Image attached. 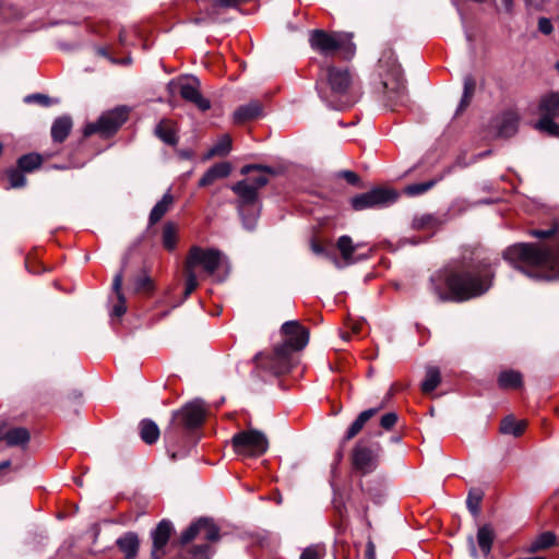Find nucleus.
<instances>
[{
	"label": "nucleus",
	"mask_w": 559,
	"mask_h": 559,
	"mask_svg": "<svg viewBox=\"0 0 559 559\" xmlns=\"http://www.w3.org/2000/svg\"><path fill=\"white\" fill-rule=\"evenodd\" d=\"M557 543V536L552 532H544L536 536L528 546V551L537 552L546 550Z\"/></svg>",
	"instance_id": "30"
},
{
	"label": "nucleus",
	"mask_w": 559,
	"mask_h": 559,
	"mask_svg": "<svg viewBox=\"0 0 559 559\" xmlns=\"http://www.w3.org/2000/svg\"><path fill=\"white\" fill-rule=\"evenodd\" d=\"M555 118H540L536 123L535 128L542 132H545L551 136L559 138V124L554 121Z\"/></svg>",
	"instance_id": "40"
},
{
	"label": "nucleus",
	"mask_w": 559,
	"mask_h": 559,
	"mask_svg": "<svg viewBox=\"0 0 559 559\" xmlns=\"http://www.w3.org/2000/svg\"><path fill=\"white\" fill-rule=\"evenodd\" d=\"M251 171L254 174L248 177L246 180H250L253 187H257L258 191L269 182L267 175L274 174L270 167L262 165H246L241 168L242 175H248Z\"/></svg>",
	"instance_id": "20"
},
{
	"label": "nucleus",
	"mask_w": 559,
	"mask_h": 559,
	"mask_svg": "<svg viewBox=\"0 0 559 559\" xmlns=\"http://www.w3.org/2000/svg\"><path fill=\"white\" fill-rule=\"evenodd\" d=\"M438 221L431 214H423L413 219V228L416 230H432L437 227Z\"/></svg>",
	"instance_id": "38"
},
{
	"label": "nucleus",
	"mask_w": 559,
	"mask_h": 559,
	"mask_svg": "<svg viewBox=\"0 0 559 559\" xmlns=\"http://www.w3.org/2000/svg\"><path fill=\"white\" fill-rule=\"evenodd\" d=\"M152 281L146 275L138 277L134 282V289L136 292H146L152 289Z\"/></svg>",
	"instance_id": "50"
},
{
	"label": "nucleus",
	"mask_w": 559,
	"mask_h": 559,
	"mask_svg": "<svg viewBox=\"0 0 559 559\" xmlns=\"http://www.w3.org/2000/svg\"><path fill=\"white\" fill-rule=\"evenodd\" d=\"M311 250L314 254L323 255L326 259L331 260L335 264L336 267L343 266L342 262L334 254L329 252L323 246H321L320 243H318L314 240L311 241Z\"/></svg>",
	"instance_id": "44"
},
{
	"label": "nucleus",
	"mask_w": 559,
	"mask_h": 559,
	"mask_svg": "<svg viewBox=\"0 0 559 559\" xmlns=\"http://www.w3.org/2000/svg\"><path fill=\"white\" fill-rule=\"evenodd\" d=\"M498 382L503 389H516L522 385V374L519 371L506 370L499 374Z\"/></svg>",
	"instance_id": "33"
},
{
	"label": "nucleus",
	"mask_w": 559,
	"mask_h": 559,
	"mask_svg": "<svg viewBox=\"0 0 559 559\" xmlns=\"http://www.w3.org/2000/svg\"><path fill=\"white\" fill-rule=\"evenodd\" d=\"M99 53H102L103 56H106V51L104 49H99Z\"/></svg>",
	"instance_id": "63"
},
{
	"label": "nucleus",
	"mask_w": 559,
	"mask_h": 559,
	"mask_svg": "<svg viewBox=\"0 0 559 559\" xmlns=\"http://www.w3.org/2000/svg\"><path fill=\"white\" fill-rule=\"evenodd\" d=\"M231 148V139L229 135L224 134L219 140L210 148L207 156H224L229 153Z\"/></svg>",
	"instance_id": "37"
},
{
	"label": "nucleus",
	"mask_w": 559,
	"mask_h": 559,
	"mask_svg": "<svg viewBox=\"0 0 559 559\" xmlns=\"http://www.w3.org/2000/svg\"><path fill=\"white\" fill-rule=\"evenodd\" d=\"M538 31L545 35L551 34L554 31L551 21L547 17H540L538 20Z\"/></svg>",
	"instance_id": "53"
},
{
	"label": "nucleus",
	"mask_w": 559,
	"mask_h": 559,
	"mask_svg": "<svg viewBox=\"0 0 559 559\" xmlns=\"http://www.w3.org/2000/svg\"><path fill=\"white\" fill-rule=\"evenodd\" d=\"M396 197L397 195L393 190L373 189L371 191L354 197L352 199V206L356 211H362L366 209L394 202Z\"/></svg>",
	"instance_id": "12"
},
{
	"label": "nucleus",
	"mask_w": 559,
	"mask_h": 559,
	"mask_svg": "<svg viewBox=\"0 0 559 559\" xmlns=\"http://www.w3.org/2000/svg\"><path fill=\"white\" fill-rule=\"evenodd\" d=\"M441 382L440 370L435 366H428L426 368L425 379L421 383V390L424 393L429 394L433 392Z\"/></svg>",
	"instance_id": "31"
},
{
	"label": "nucleus",
	"mask_w": 559,
	"mask_h": 559,
	"mask_svg": "<svg viewBox=\"0 0 559 559\" xmlns=\"http://www.w3.org/2000/svg\"><path fill=\"white\" fill-rule=\"evenodd\" d=\"M10 187L11 188H21L25 185L26 179L22 171L17 169H11L8 171Z\"/></svg>",
	"instance_id": "46"
},
{
	"label": "nucleus",
	"mask_w": 559,
	"mask_h": 559,
	"mask_svg": "<svg viewBox=\"0 0 559 559\" xmlns=\"http://www.w3.org/2000/svg\"><path fill=\"white\" fill-rule=\"evenodd\" d=\"M495 537V531L490 525H483L478 528L476 536L477 545L485 557L490 554Z\"/></svg>",
	"instance_id": "26"
},
{
	"label": "nucleus",
	"mask_w": 559,
	"mask_h": 559,
	"mask_svg": "<svg viewBox=\"0 0 559 559\" xmlns=\"http://www.w3.org/2000/svg\"><path fill=\"white\" fill-rule=\"evenodd\" d=\"M520 116L513 110L503 112L497 118L495 128L497 129V135L501 138H510L518 131Z\"/></svg>",
	"instance_id": "18"
},
{
	"label": "nucleus",
	"mask_w": 559,
	"mask_h": 559,
	"mask_svg": "<svg viewBox=\"0 0 559 559\" xmlns=\"http://www.w3.org/2000/svg\"><path fill=\"white\" fill-rule=\"evenodd\" d=\"M231 190L238 195V211L243 226L252 230L260 214L257 187L250 180H241L231 186Z\"/></svg>",
	"instance_id": "6"
},
{
	"label": "nucleus",
	"mask_w": 559,
	"mask_h": 559,
	"mask_svg": "<svg viewBox=\"0 0 559 559\" xmlns=\"http://www.w3.org/2000/svg\"><path fill=\"white\" fill-rule=\"evenodd\" d=\"M538 114L540 118L559 117V91L546 93L539 98Z\"/></svg>",
	"instance_id": "19"
},
{
	"label": "nucleus",
	"mask_w": 559,
	"mask_h": 559,
	"mask_svg": "<svg viewBox=\"0 0 559 559\" xmlns=\"http://www.w3.org/2000/svg\"><path fill=\"white\" fill-rule=\"evenodd\" d=\"M224 255L213 248L194 246L190 249L185 267L195 273L200 270L206 275H213L223 264Z\"/></svg>",
	"instance_id": "8"
},
{
	"label": "nucleus",
	"mask_w": 559,
	"mask_h": 559,
	"mask_svg": "<svg viewBox=\"0 0 559 559\" xmlns=\"http://www.w3.org/2000/svg\"><path fill=\"white\" fill-rule=\"evenodd\" d=\"M174 203V197L167 192L163 195L162 200L158 201L150 213V224L154 225L162 219V217L169 211Z\"/></svg>",
	"instance_id": "27"
},
{
	"label": "nucleus",
	"mask_w": 559,
	"mask_h": 559,
	"mask_svg": "<svg viewBox=\"0 0 559 559\" xmlns=\"http://www.w3.org/2000/svg\"><path fill=\"white\" fill-rule=\"evenodd\" d=\"M381 407L382 406L369 408V409L361 412L358 415V417L355 419V421L348 428L343 441L346 442V441L353 439L355 436H357L360 432V430L364 428L365 424L371 417H373L381 409Z\"/></svg>",
	"instance_id": "25"
},
{
	"label": "nucleus",
	"mask_w": 559,
	"mask_h": 559,
	"mask_svg": "<svg viewBox=\"0 0 559 559\" xmlns=\"http://www.w3.org/2000/svg\"><path fill=\"white\" fill-rule=\"evenodd\" d=\"M383 86L389 100L394 104L403 103L406 98V86L400 67H394L384 79Z\"/></svg>",
	"instance_id": "13"
},
{
	"label": "nucleus",
	"mask_w": 559,
	"mask_h": 559,
	"mask_svg": "<svg viewBox=\"0 0 559 559\" xmlns=\"http://www.w3.org/2000/svg\"><path fill=\"white\" fill-rule=\"evenodd\" d=\"M173 532V524L163 520L158 523L156 528L152 532L153 539V549L152 557L155 559H160L164 556V547L167 545L169 537Z\"/></svg>",
	"instance_id": "15"
},
{
	"label": "nucleus",
	"mask_w": 559,
	"mask_h": 559,
	"mask_svg": "<svg viewBox=\"0 0 559 559\" xmlns=\"http://www.w3.org/2000/svg\"><path fill=\"white\" fill-rule=\"evenodd\" d=\"M342 176L352 185H356L359 181L357 174L350 170L343 171Z\"/></svg>",
	"instance_id": "57"
},
{
	"label": "nucleus",
	"mask_w": 559,
	"mask_h": 559,
	"mask_svg": "<svg viewBox=\"0 0 559 559\" xmlns=\"http://www.w3.org/2000/svg\"><path fill=\"white\" fill-rule=\"evenodd\" d=\"M119 38H120V41L123 44L126 38H124V34L122 32L120 33Z\"/></svg>",
	"instance_id": "60"
},
{
	"label": "nucleus",
	"mask_w": 559,
	"mask_h": 559,
	"mask_svg": "<svg viewBox=\"0 0 559 559\" xmlns=\"http://www.w3.org/2000/svg\"><path fill=\"white\" fill-rule=\"evenodd\" d=\"M202 21H204V19H195L194 20L195 23H201Z\"/></svg>",
	"instance_id": "62"
},
{
	"label": "nucleus",
	"mask_w": 559,
	"mask_h": 559,
	"mask_svg": "<svg viewBox=\"0 0 559 559\" xmlns=\"http://www.w3.org/2000/svg\"><path fill=\"white\" fill-rule=\"evenodd\" d=\"M171 457H173V459H176V457H177V454H176V453H173V454H171Z\"/></svg>",
	"instance_id": "64"
},
{
	"label": "nucleus",
	"mask_w": 559,
	"mask_h": 559,
	"mask_svg": "<svg viewBox=\"0 0 559 559\" xmlns=\"http://www.w3.org/2000/svg\"><path fill=\"white\" fill-rule=\"evenodd\" d=\"M503 257L530 277L548 281L559 278V243L551 249L518 243L509 247Z\"/></svg>",
	"instance_id": "1"
},
{
	"label": "nucleus",
	"mask_w": 559,
	"mask_h": 559,
	"mask_svg": "<svg viewBox=\"0 0 559 559\" xmlns=\"http://www.w3.org/2000/svg\"><path fill=\"white\" fill-rule=\"evenodd\" d=\"M128 118V110L124 107H118L114 110L103 114L96 122L88 123L84 128V135L88 136L99 133L108 136L115 133Z\"/></svg>",
	"instance_id": "10"
},
{
	"label": "nucleus",
	"mask_w": 559,
	"mask_h": 559,
	"mask_svg": "<svg viewBox=\"0 0 559 559\" xmlns=\"http://www.w3.org/2000/svg\"><path fill=\"white\" fill-rule=\"evenodd\" d=\"M497 12L511 16L514 12V0H501L500 4L497 7Z\"/></svg>",
	"instance_id": "52"
},
{
	"label": "nucleus",
	"mask_w": 559,
	"mask_h": 559,
	"mask_svg": "<svg viewBox=\"0 0 559 559\" xmlns=\"http://www.w3.org/2000/svg\"><path fill=\"white\" fill-rule=\"evenodd\" d=\"M526 425L525 420H516L513 417H506L501 423L500 430L502 433L518 437L525 430Z\"/></svg>",
	"instance_id": "34"
},
{
	"label": "nucleus",
	"mask_w": 559,
	"mask_h": 559,
	"mask_svg": "<svg viewBox=\"0 0 559 559\" xmlns=\"http://www.w3.org/2000/svg\"><path fill=\"white\" fill-rule=\"evenodd\" d=\"M24 102L25 103H37L41 106H45V107H48L50 105H52L55 102L48 97L47 95H44V94H31V95H27L25 98H24Z\"/></svg>",
	"instance_id": "47"
},
{
	"label": "nucleus",
	"mask_w": 559,
	"mask_h": 559,
	"mask_svg": "<svg viewBox=\"0 0 559 559\" xmlns=\"http://www.w3.org/2000/svg\"><path fill=\"white\" fill-rule=\"evenodd\" d=\"M310 46L323 56H332L341 51L345 58H350L355 52L352 36L346 33L329 34L322 29H316L310 34Z\"/></svg>",
	"instance_id": "5"
},
{
	"label": "nucleus",
	"mask_w": 559,
	"mask_h": 559,
	"mask_svg": "<svg viewBox=\"0 0 559 559\" xmlns=\"http://www.w3.org/2000/svg\"><path fill=\"white\" fill-rule=\"evenodd\" d=\"M336 247L341 252L345 265L353 264L360 260V258H355L354 253L356 252L357 249L361 247V245L354 243L353 239L349 236H341L336 241Z\"/></svg>",
	"instance_id": "21"
},
{
	"label": "nucleus",
	"mask_w": 559,
	"mask_h": 559,
	"mask_svg": "<svg viewBox=\"0 0 559 559\" xmlns=\"http://www.w3.org/2000/svg\"><path fill=\"white\" fill-rule=\"evenodd\" d=\"M397 421V414L390 412L381 417V427L385 430H390Z\"/></svg>",
	"instance_id": "51"
},
{
	"label": "nucleus",
	"mask_w": 559,
	"mask_h": 559,
	"mask_svg": "<svg viewBox=\"0 0 559 559\" xmlns=\"http://www.w3.org/2000/svg\"><path fill=\"white\" fill-rule=\"evenodd\" d=\"M218 5L222 7H235L245 0H214Z\"/></svg>",
	"instance_id": "58"
},
{
	"label": "nucleus",
	"mask_w": 559,
	"mask_h": 559,
	"mask_svg": "<svg viewBox=\"0 0 559 559\" xmlns=\"http://www.w3.org/2000/svg\"><path fill=\"white\" fill-rule=\"evenodd\" d=\"M325 554V549L321 545H312L305 548L299 559H322Z\"/></svg>",
	"instance_id": "43"
},
{
	"label": "nucleus",
	"mask_w": 559,
	"mask_h": 559,
	"mask_svg": "<svg viewBox=\"0 0 559 559\" xmlns=\"http://www.w3.org/2000/svg\"><path fill=\"white\" fill-rule=\"evenodd\" d=\"M117 545L123 552L124 559H135L140 548V540L135 533H126L117 539Z\"/></svg>",
	"instance_id": "22"
},
{
	"label": "nucleus",
	"mask_w": 559,
	"mask_h": 559,
	"mask_svg": "<svg viewBox=\"0 0 559 559\" xmlns=\"http://www.w3.org/2000/svg\"><path fill=\"white\" fill-rule=\"evenodd\" d=\"M72 128V121L69 117H60L55 120L51 127V136L55 142H63Z\"/></svg>",
	"instance_id": "28"
},
{
	"label": "nucleus",
	"mask_w": 559,
	"mask_h": 559,
	"mask_svg": "<svg viewBox=\"0 0 559 559\" xmlns=\"http://www.w3.org/2000/svg\"><path fill=\"white\" fill-rule=\"evenodd\" d=\"M178 415L187 427H197L201 425L205 418L204 404L201 400H194L186 404Z\"/></svg>",
	"instance_id": "16"
},
{
	"label": "nucleus",
	"mask_w": 559,
	"mask_h": 559,
	"mask_svg": "<svg viewBox=\"0 0 559 559\" xmlns=\"http://www.w3.org/2000/svg\"><path fill=\"white\" fill-rule=\"evenodd\" d=\"M329 92L321 93L322 99L333 109L343 110L354 104L350 95L352 75L347 68L326 69Z\"/></svg>",
	"instance_id": "4"
},
{
	"label": "nucleus",
	"mask_w": 559,
	"mask_h": 559,
	"mask_svg": "<svg viewBox=\"0 0 559 559\" xmlns=\"http://www.w3.org/2000/svg\"><path fill=\"white\" fill-rule=\"evenodd\" d=\"M492 273L489 269L477 267L473 271H457L447 277L449 293L439 288L435 292L440 300L464 301L480 296L491 285Z\"/></svg>",
	"instance_id": "2"
},
{
	"label": "nucleus",
	"mask_w": 559,
	"mask_h": 559,
	"mask_svg": "<svg viewBox=\"0 0 559 559\" xmlns=\"http://www.w3.org/2000/svg\"><path fill=\"white\" fill-rule=\"evenodd\" d=\"M41 157L38 154H27L19 158L17 165L23 171H32L39 167Z\"/></svg>",
	"instance_id": "41"
},
{
	"label": "nucleus",
	"mask_w": 559,
	"mask_h": 559,
	"mask_svg": "<svg viewBox=\"0 0 559 559\" xmlns=\"http://www.w3.org/2000/svg\"><path fill=\"white\" fill-rule=\"evenodd\" d=\"M282 332L286 336L285 343L275 348L273 357L266 364L262 361L263 354H258L254 359L264 369L274 373H283L289 369V352L300 350L309 342V331L297 321H287L282 325Z\"/></svg>",
	"instance_id": "3"
},
{
	"label": "nucleus",
	"mask_w": 559,
	"mask_h": 559,
	"mask_svg": "<svg viewBox=\"0 0 559 559\" xmlns=\"http://www.w3.org/2000/svg\"><path fill=\"white\" fill-rule=\"evenodd\" d=\"M185 273H186L185 296L188 297L198 287L199 281H198V273H195L189 269H186V267H185Z\"/></svg>",
	"instance_id": "45"
},
{
	"label": "nucleus",
	"mask_w": 559,
	"mask_h": 559,
	"mask_svg": "<svg viewBox=\"0 0 559 559\" xmlns=\"http://www.w3.org/2000/svg\"><path fill=\"white\" fill-rule=\"evenodd\" d=\"M262 112V106L258 102H251L238 107L234 112V121L243 123L246 121L258 118Z\"/></svg>",
	"instance_id": "24"
},
{
	"label": "nucleus",
	"mask_w": 559,
	"mask_h": 559,
	"mask_svg": "<svg viewBox=\"0 0 559 559\" xmlns=\"http://www.w3.org/2000/svg\"><path fill=\"white\" fill-rule=\"evenodd\" d=\"M193 539L216 542L219 539L218 527L207 519H200L191 524L180 538L182 544H188Z\"/></svg>",
	"instance_id": "11"
},
{
	"label": "nucleus",
	"mask_w": 559,
	"mask_h": 559,
	"mask_svg": "<svg viewBox=\"0 0 559 559\" xmlns=\"http://www.w3.org/2000/svg\"><path fill=\"white\" fill-rule=\"evenodd\" d=\"M10 461H4L0 463V469L8 468L10 466Z\"/></svg>",
	"instance_id": "59"
},
{
	"label": "nucleus",
	"mask_w": 559,
	"mask_h": 559,
	"mask_svg": "<svg viewBox=\"0 0 559 559\" xmlns=\"http://www.w3.org/2000/svg\"><path fill=\"white\" fill-rule=\"evenodd\" d=\"M163 245L166 249L173 250L177 245V227L167 223L163 229Z\"/></svg>",
	"instance_id": "39"
},
{
	"label": "nucleus",
	"mask_w": 559,
	"mask_h": 559,
	"mask_svg": "<svg viewBox=\"0 0 559 559\" xmlns=\"http://www.w3.org/2000/svg\"><path fill=\"white\" fill-rule=\"evenodd\" d=\"M140 435L145 443L152 444L157 441L159 437V429L154 421L144 419L140 424Z\"/></svg>",
	"instance_id": "32"
},
{
	"label": "nucleus",
	"mask_w": 559,
	"mask_h": 559,
	"mask_svg": "<svg viewBox=\"0 0 559 559\" xmlns=\"http://www.w3.org/2000/svg\"><path fill=\"white\" fill-rule=\"evenodd\" d=\"M352 461L355 469L361 474H368L377 466V454L359 443L353 450Z\"/></svg>",
	"instance_id": "14"
},
{
	"label": "nucleus",
	"mask_w": 559,
	"mask_h": 559,
	"mask_svg": "<svg viewBox=\"0 0 559 559\" xmlns=\"http://www.w3.org/2000/svg\"><path fill=\"white\" fill-rule=\"evenodd\" d=\"M467 544H468L471 556L474 559H478V551H477V548H476V545H475V538L472 535H469L467 537Z\"/></svg>",
	"instance_id": "56"
},
{
	"label": "nucleus",
	"mask_w": 559,
	"mask_h": 559,
	"mask_svg": "<svg viewBox=\"0 0 559 559\" xmlns=\"http://www.w3.org/2000/svg\"><path fill=\"white\" fill-rule=\"evenodd\" d=\"M234 451L246 457H259L269 449L266 436L257 429L242 430L231 439Z\"/></svg>",
	"instance_id": "7"
},
{
	"label": "nucleus",
	"mask_w": 559,
	"mask_h": 559,
	"mask_svg": "<svg viewBox=\"0 0 559 559\" xmlns=\"http://www.w3.org/2000/svg\"><path fill=\"white\" fill-rule=\"evenodd\" d=\"M365 559H376V546L372 540H368L366 545Z\"/></svg>",
	"instance_id": "55"
},
{
	"label": "nucleus",
	"mask_w": 559,
	"mask_h": 559,
	"mask_svg": "<svg viewBox=\"0 0 559 559\" xmlns=\"http://www.w3.org/2000/svg\"><path fill=\"white\" fill-rule=\"evenodd\" d=\"M192 559H209L211 547L209 545H199L191 550Z\"/></svg>",
	"instance_id": "49"
},
{
	"label": "nucleus",
	"mask_w": 559,
	"mask_h": 559,
	"mask_svg": "<svg viewBox=\"0 0 559 559\" xmlns=\"http://www.w3.org/2000/svg\"><path fill=\"white\" fill-rule=\"evenodd\" d=\"M436 183H437L436 179H432V180H429L426 182H420V183H413V185H408L407 187H405L404 191L407 195H411V197L419 195V194H423V193L427 192L428 190H430Z\"/></svg>",
	"instance_id": "42"
},
{
	"label": "nucleus",
	"mask_w": 559,
	"mask_h": 559,
	"mask_svg": "<svg viewBox=\"0 0 559 559\" xmlns=\"http://www.w3.org/2000/svg\"><path fill=\"white\" fill-rule=\"evenodd\" d=\"M557 230H558V226H555L549 229L534 230L533 235L538 238H548V237H551L552 235H555L557 233Z\"/></svg>",
	"instance_id": "54"
},
{
	"label": "nucleus",
	"mask_w": 559,
	"mask_h": 559,
	"mask_svg": "<svg viewBox=\"0 0 559 559\" xmlns=\"http://www.w3.org/2000/svg\"><path fill=\"white\" fill-rule=\"evenodd\" d=\"M337 457H338V460H341V459L343 457V452H342V451H340V452L337 453Z\"/></svg>",
	"instance_id": "61"
},
{
	"label": "nucleus",
	"mask_w": 559,
	"mask_h": 559,
	"mask_svg": "<svg viewBox=\"0 0 559 559\" xmlns=\"http://www.w3.org/2000/svg\"><path fill=\"white\" fill-rule=\"evenodd\" d=\"M121 286H122V274L118 273L115 276L114 282H112V288L116 292L117 298L119 300V304L116 305L112 309V314L117 316V317L122 316L127 310V308L124 306L126 299H124L123 294L121 293Z\"/></svg>",
	"instance_id": "36"
},
{
	"label": "nucleus",
	"mask_w": 559,
	"mask_h": 559,
	"mask_svg": "<svg viewBox=\"0 0 559 559\" xmlns=\"http://www.w3.org/2000/svg\"><path fill=\"white\" fill-rule=\"evenodd\" d=\"M155 134L166 144L177 143L176 129L170 120H162L155 128Z\"/></svg>",
	"instance_id": "29"
},
{
	"label": "nucleus",
	"mask_w": 559,
	"mask_h": 559,
	"mask_svg": "<svg viewBox=\"0 0 559 559\" xmlns=\"http://www.w3.org/2000/svg\"><path fill=\"white\" fill-rule=\"evenodd\" d=\"M480 500L481 495L479 492H469L466 503L467 508L474 515H477L479 512Z\"/></svg>",
	"instance_id": "48"
},
{
	"label": "nucleus",
	"mask_w": 559,
	"mask_h": 559,
	"mask_svg": "<svg viewBox=\"0 0 559 559\" xmlns=\"http://www.w3.org/2000/svg\"><path fill=\"white\" fill-rule=\"evenodd\" d=\"M475 88H476L475 80L471 75L465 76L464 78L463 96H462V99H461L460 105L456 110L457 114L462 112L469 105L471 99L474 95Z\"/></svg>",
	"instance_id": "35"
},
{
	"label": "nucleus",
	"mask_w": 559,
	"mask_h": 559,
	"mask_svg": "<svg viewBox=\"0 0 559 559\" xmlns=\"http://www.w3.org/2000/svg\"><path fill=\"white\" fill-rule=\"evenodd\" d=\"M167 90L171 95L178 91L185 100L192 103L201 111L211 108V102L201 94L200 81L195 76H181L171 80L167 84Z\"/></svg>",
	"instance_id": "9"
},
{
	"label": "nucleus",
	"mask_w": 559,
	"mask_h": 559,
	"mask_svg": "<svg viewBox=\"0 0 559 559\" xmlns=\"http://www.w3.org/2000/svg\"><path fill=\"white\" fill-rule=\"evenodd\" d=\"M29 432L26 428H8L5 423H0V440L5 441L9 447L24 445L29 441Z\"/></svg>",
	"instance_id": "17"
},
{
	"label": "nucleus",
	"mask_w": 559,
	"mask_h": 559,
	"mask_svg": "<svg viewBox=\"0 0 559 559\" xmlns=\"http://www.w3.org/2000/svg\"><path fill=\"white\" fill-rule=\"evenodd\" d=\"M231 167L229 163H218L207 169L199 181L200 187H207L218 179L229 176Z\"/></svg>",
	"instance_id": "23"
}]
</instances>
